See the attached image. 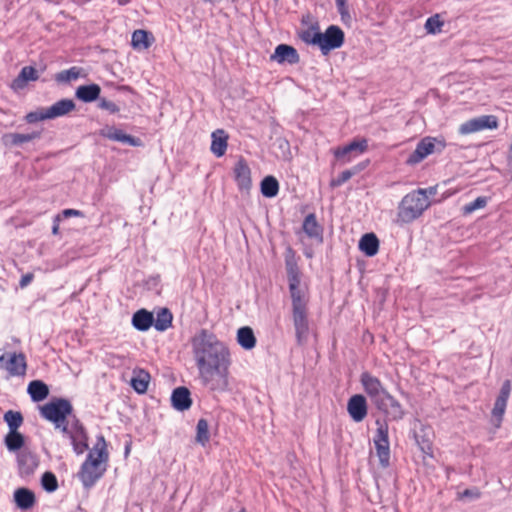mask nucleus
Segmentation results:
<instances>
[{
  "label": "nucleus",
  "instance_id": "obj_1",
  "mask_svg": "<svg viewBox=\"0 0 512 512\" xmlns=\"http://www.w3.org/2000/svg\"><path fill=\"white\" fill-rule=\"evenodd\" d=\"M190 342L201 383L211 391L228 390L232 361L227 345L207 329L197 332Z\"/></svg>",
  "mask_w": 512,
  "mask_h": 512
},
{
  "label": "nucleus",
  "instance_id": "obj_2",
  "mask_svg": "<svg viewBox=\"0 0 512 512\" xmlns=\"http://www.w3.org/2000/svg\"><path fill=\"white\" fill-rule=\"evenodd\" d=\"M109 460L107 443L103 435H98L96 443L89 450L78 472V478L85 488H91L104 475Z\"/></svg>",
  "mask_w": 512,
  "mask_h": 512
},
{
  "label": "nucleus",
  "instance_id": "obj_3",
  "mask_svg": "<svg viewBox=\"0 0 512 512\" xmlns=\"http://www.w3.org/2000/svg\"><path fill=\"white\" fill-rule=\"evenodd\" d=\"M431 202L421 190H413L406 194L397 207L396 223L408 224L419 217L430 207Z\"/></svg>",
  "mask_w": 512,
  "mask_h": 512
},
{
  "label": "nucleus",
  "instance_id": "obj_4",
  "mask_svg": "<svg viewBox=\"0 0 512 512\" xmlns=\"http://www.w3.org/2000/svg\"><path fill=\"white\" fill-rule=\"evenodd\" d=\"M73 412L71 402L65 398H53L40 407V415L52 422L56 429L62 433H68L67 417Z\"/></svg>",
  "mask_w": 512,
  "mask_h": 512
},
{
  "label": "nucleus",
  "instance_id": "obj_5",
  "mask_svg": "<svg viewBox=\"0 0 512 512\" xmlns=\"http://www.w3.org/2000/svg\"><path fill=\"white\" fill-rule=\"evenodd\" d=\"M313 41L317 43L322 54L326 55L331 50L340 48L344 43V32L336 25H330L324 33L315 35Z\"/></svg>",
  "mask_w": 512,
  "mask_h": 512
},
{
  "label": "nucleus",
  "instance_id": "obj_6",
  "mask_svg": "<svg viewBox=\"0 0 512 512\" xmlns=\"http://www.w3.org/2000/svg\"><path fill=\"white\" fill-rule=\"evenodd\" d=\"M376 424L378 425V428L376 430L373 441L380 465L383 468H386L390 464L388 425L386 423H381L379 420L376 421Z\"/></svg>",
  "mask_w": 512,
  "mask_h": 512
},
{
  "label": "nucleus",
  "instance_id": "obj_7",
  "mask_svg": "<svg viewBox=\"0 0 512 512\" xmlns=\"http://www.w3.org/2000/svg\"><path fill=\"white\" fill-rule=\"evenodd\" d=\"M0 367L11 377H23L27 371V361L23 353H6L0 356Z\"/></svg>",
  "mask_w": 512,
  "mask_h": 512
},
{
  "label": "nucleus",
  "instance_id": "obj_8",
  "mask_svg": "<svg viewBox=\"0 0 512 512\" xmlns=\"http://www.w3.org/2000/svg\"><path fill=\"white\" fill-rule=\"evenodd\" d=\"M373 405L383 412L390 420H401L405 411L398 400H396L388 391H386L381 397L377 398Z\"/></svg>",
  "mask_w": 512,
  "mask_h": 512
},
{
  "label": "nucleus",
  "instance_id": "obj_9",
  "mask_svg": "<svg viewBox=\"0 0 512 512\" xmlns=\"http://www.w3.org/2000/svg\"><path fill=\"white\" fill-rule=\"evenodd\" d=\"M498 128V119L494 115H482L476 118H472L459 126V133L462 135H468L471 133L479 132L485 129H496Z\"/></svg>",
  "mask_w": 512,
  "mask_h": 512
},
{
  "label": "nucleus",
  "instance_id": "obj_10",
  "mask_svg": "<svg viewBox=\"0 0 512 512\" xmlns=\"http://www.w3.org/2000/svg\"><path fill=\"white\" fill-rule=\"evenodd\" d=\"M65 434L69 437L73 450L77 455H81L88 450V435L78 419H75L71 429L68 428V433Z\"/></svg>",
  "mask_w": 512,
  "mask_h": 512
},
{
  "label": "nucleus",
  "instance_id": "obj_11",
  "mask_svg": "<svg viewBox=\"0 0 512 512\" xmlns=\"http://www.w3.org/2000/svg\"><path fill=\"white\" fill-rule=\"evenodd\" d=\"M368 148L366 139L352 141L348 145L334 151L335 157L343 164L349 163L354 157L364 153Z\"/></svg>",
  "mask_w": 512,
  "mask_h": 512
},
{
  "label": "nucleus",
  "instance_id": "obj_12",
  "mask_svg": "<svg viewBox=\"0 0 512 512\" xmlns=\"http://www.w3.org/2000/svg\"><path fill=\"white\" fill-rule=\"evenodd\" d=\"M292 320L295 328L296 340L299 345L304 344L309 334V323L307 317V308L293 309Z\"/></svg>",
  "mask_w": 512,
  "mask_h": 512
},
{
  "label": "nucleus",
  "instance_id": "obj_13",
  "mask_svg": "<svg viewBox=\"0 0 512 512\" xmlns=\"http://www.w3.org/2000/svg\"><path fill=\"white\" fill-rule=\"evenodd\" d=\"M436 139L432 137L423 138L416 146L415 150L406 160L407 165H416L431 155L435 150Z\"/></svg>",
  "mask_w": 512,
  "mask_h": 512
},
{
  "label": "nucleus",
  "instance_id": "obj_14",
  "mask_svg": "<svg viewBox=\"0 0 512 512\" xmlns=\"http://www.w3.org/2000/svg\"><path fill=\"white\" fill-rule=\"evenodd\" d=\"M360 381L363 385L364 391L367 393L372 403L387 391L383 387L381 381L368 372L361 374Z\"/></svg>",
  "mask_w": 512,
  "mask_h": 512
},
{
  "label": "nucleus",
  "instance_id": "obj_15",
  "mask_svg": "<svg viewBox=\"0 0 512 512\" xmlns=\"http://www.w3.org/2000/svg\"><path fill=\"white\" fill-rule=\"evenodd\" d=\"M234 178L241 191H249L252 186L251 169L245 159L240 158L234 166Z\"/></svg>",
  "mask_w": 512,
  "mask_h": 512
},
{
  "label": "nucleus",
  "instance_id": "obj_16",
  "mask_svg": "<svg viewBox=\"0 0 512 512\" xmlns=\"http://www.w3.org/2000/svg\"><path fill=\"white\" fill-rule=\"evenodd\" d=\"M100 134L109 140L128 144L133 147L141 145V140L139 138L126 134L123 130L114 126H106L101 130Z\"/></svg>",
  "mask_w": 512,
  "mask_h": 512
},
{
  "label": "nucleus",
  "instance_id": "obj_17",
  "mask_svg": "<svg viewBox=\"0 0 512 512\" xmlns=\"http://www.w3.org/2000/svg\"><path fill=\"white\" fill-rule=\"evenodd\" d=\"M270 60L279 64L289 63L293 65L300 61V56L294 47L287 44H279L270 56Z\"/></svg>",
  "mask_w": 512,
  "mask_h": 512
},
{
  "label": "nucleus",
  "instance_id": "obj_18",
  "mask_svg": "<svg viewBox=\"0 0 512 512\" xmlns=\"http://www.w3.org/2000/svg\"><path fill=\"white\" fill-rule=\"evenodd\" d=\"M350 417L355 422H361L367 416V402L363 395H353L347 404Z\"/></svg>",
  "mask_w": 512,
  "mask_h": 512
},
{
  "label": "nucleus",
  "instance_id": "obj_19",
  "mask_svg": "<svg viewBox=\"0 0 512 512\" xmlns=\"http://www.w3.org/2000/svg\"><path fill=\"white\" fill-rule=\"evenodd\" d=\"M19 473L22 477L32 475L38 466V460L34 454L29 451H22L17 455Z\"/></svg>",
  "mask_w": 512,
  "mask_h": 512
},
{
  "label": "nucleus",
  "instance_id": "obj_20",
  "mask_svg": "<svg viewBox=\"0 0 512 512\" xmlns=\"http://www.w3.org/2000/svg\"><path fill=\"white\" fill-rule=\"evenodd\" d=\"M171 402L173 408L178 411L188 410L192 405L189 389L184 386L175 388L171 395Z\"/></svg>",
  "mask_w": 512,
  "mask_h": 512
},
{
  "label": "nucleus",
  "instance_id": "obj_21",
  "mask_svg": "<svg viewBox=\"0 0 512 512\" xmlns=\"http://www.w3.org/2000/svg\"><path fill=\"white\" fill-rule=\"evenodd\" d=\"M75 103L71 99H62L54 103L52 106L44 109V117L53 119L64 116L74 110Z\"/></svg>",
  "mask_w": 512,
  "mask_h": 512
},
{
  "label": "nucleus",
  "instance_id": "obj_22",
  "mask_svg": "<svg viewBox=\"0 0 512 512\" xmlns=\"http://www.w3.org/2000/svg\"><path fill=\"white\" fill-rule=\"evenodd\" d=\"M13 496L16 506L24 511L31 509L36 503L34 492L28 488L16 489Z\"/></svg>",
  "mask_w": 512,
  "mask_h": 512
},
{
  "label": "nucleus",
  "instance_id": "obj_23",
  "mask_svg": "<svg viewBox=\"0 0 512 512\" xmlns=\"http://www.w3.org/2000/svg\"><path fill=\"white\" fill-rule=\"evenodd\" d=\"M39 78L38 71L32 66H25L21 69L19 75L12 81L13 90L23 89L28 81H36Z\"/></svg>",
  "mask_w": 512,
  "mask_h": 512
},
{
  "label": "nucleus",
  "instance_id": "obj_24",
  "mask_svg": "<svg viewBox=\"0 0 512 512\" xmlns=\"http://www.w3.org/2000/svg\"><path fill=\"white\" fill-rule=\"evenodd\" d=\"M212 142H211V152L216 157H221L225 154L227 150V140L228 135L223 129H217L215 130L212 135Z\"/></svg>",
  "mask_w": 512,
  "mask_h": 512
},
{
  "label": "nucleus",
  "instance_id": "obj_25",
  "mask_svg": "<svg viewBox=\"0 0 512 512\" xmlns=\"http://www.w3.org/2000/svg\"><path fill=\"white\" fill-rule=\"evenodd\" d=\"M359 249L368 257H373L378 253L379 240L374 233L364 234L359 241Z\"/></svg>",
  "mask_w": 512,
  "mask_h": 512
},
{
  "label": "nucleus",
  "instance_id": "obj_26",
  "mask_svg": "<svg viewBox=\"0 0 512 512\" xmlns=\"http://www.w3.org/2000/svg\"><path fill=\"white\" fill-rule=\"evenodd\" d=\"M100 92L98 84L82 85L76 89L75 96L85 103H90L99 99Z\"/></svg>",
  "mask_w": 512,
  "mask_h": 512
},
{
  "label": "nucleus",
  "instance_id": "obj_27",
  "mask_svg": "<svg viewBox=\"0 0 512 512\" xmlns=\"http://www.w3.org/2000/svg\"><path fill=\"white\" fill-rule=\"evenodd\" d=\"M154 41L153 35L142 29L135 30L132 34L131 45L136 50L148 49Z\"/></svg>",
  "mask_w": 512,
  "mask_h": 512
},
{
  "label": "nucleus",
  "instance_id": "obj_28",
  "mask_svg": "<svg viewBox=\"0 0 512 512\" xmlns=\"http://www.w3.org/2000/svg\"><path fill=\"white\" fill-rule=\"evenodd\" d=\"M153 322V313L145 309L138 310L132 317V324L139 331L148 330L153 325Z\"/></svg>",
  "mask_w": 512,
  "mask_h": 512
},
{
  "label": "nucleus",
  "instance_id": "obj_29",
  "mask_svg": "<svg viewBox=\"0 0 512 512\" xmlns=\"http://www.w3.org/2000/svg\"><path fill=\"white\" fill-rule=\"evenodd\" d=\"M27 393L30 395L32 401L40 402L49 395V388L43 381L33 380L28 384Z\"/></svg>",
  "mask_w": 512,
  "mask_h": 512
},
{
  "label": "nucleus",
  "instance_id": "obj_30",
  "mask_svg": "<svg viewBox=\"0 0 512 512\" xmlns=\"http://www.w3.org/2000/svg\"><path fill=\"white\" fill-rule=\"evenodd\" d=\"M40 137L39 132L32 133H8L3 136V142L8 145L20 146L24 143L31 142Z\"/></svg>",
  "mask_w": 512,
  "mask_h": 512
},
{
  "label": "nucleus",
  "instance_id": "obj_31",
  "mask_svg": "<svg viewBox=\"0 0 512 512\" xmlns=\"http://www.w3.org/2000/svg\"><path fill=\"white\" fill-rule=\"evenodd\" d=\"M237 342L245 350H251L256 346V337L251 327L243 326L237 331Z\"/></svg>",
  "mask_w": 512,
  "mask_h": 512
},
{
  "label": "nucleus",
  "instance_id": "obj_32",
  "mask_svg": "<svg viewBox=\"0 0 512 512\" xmlns=\"http://www.w3.org/2000/svg\"><path fill=\"white\" fill-rule=\"evenodd\" d=\"M289 291L292 300V310L307 308L308 300L305 292L300 288V283L290 284Z\"/></svg>",
  "mask_w": 512,
  "mask_h": 512
},
{
  "label": "nucleus",
  "instance_id": "obj_33",
  "mask_svg": "<svg viewBox=\"0 0 512 512\" xmlns=\"http://www.w3.org/2000/svg\"><path fill=\"white\" fill-rule=\"evenodd\" d=\"M149 382L150 374L144 370L134 371L130 381L133 389L139 394H143L148 390Z\"/></svg>",
  "mask_w": 512,
  "mask_h": 512
},
{
  "label": "nucleus",
  "instance_id": "obj_34",
  "mask_svg": "<svg viewBox=\"0 0 512 512\" xmlns=\"http://www.w3.org/2000/svg\"><path fill=\"white\" fill-rule=\"evenodd\" d=\"M261 193L264 197L273 198L279 192V183L274 176H266L260 184Z\"/></svg>",
  "mask_w": 512,
  "mask_h": 512
},
{
  "label": "nucleus",
  "instance_id": "obj_35",
  "mask_svg": "<svg viewBox=\"0 0 512 512\" xmlns=\"http://www.w3.org/2000/svg\"><path fill=\"white\" fill-rule=\"evenodd\" d=\"M172 313L167 308H161L157 314L156 319H154L153 325L158 331L167 330L172 324Z\"/></svg>",
  "mask_w": 512,
  "mask_h": 512
},
{
  "label": "nucleus",
  "instance_id": "obj_36",
  "mask_svg": "<svg viewBox=\"0 0 512 512\" xmlns=\"http://www.w3.org/2000/svg\"><path fill=\"white\" fill-rule=\"evenodd\" d=\"M303 230L309 237H320L322 228L316 220L315 214H308L303 221Z\"/></svg>",
  "mask_w": 512,
  "mask_h": 512
},
{
  "label": "nucleus",
  "instance_id": "obj_37",
  "mask_svg": "<svg viewBox=\"0 0 512 512\" xmlns=\"http://www.w3.org/2000/svg\"><path fill=\"white\" fill-rule=\"evenodd\" d=\"M4 443L9 451L15 452L23 447L25 439L20 432L9 431L5 436Z\"/></svg>",
  "mask_w": 512,
  "mask_h": 512
},
{
  "label": "nucleus",
  "instance_id": "obj_38",
  "mask_svg": "<svg viewBox=\"0 0 512 512\" xmlns=\"http://www.w3.org/2000/svg\"><path fill=\"white\" fill-rule=\"evenodd\" d=\"M209 424L208 421L204 418H201L197 422L196 426V442L205 446L206 443L209 442Z\"/></svg>",
  "mask_w": 512,
  "mask_h": 512
},
{
  "label": "nucleus",
  "instance_id": "obj_39",
  "mask_svg": "<svg viewBox=\"0 0 512 512\" xmlns=\"http://www.w3.org/2000/svg\"><path fill=\"white\" fill-rule=\"evenodd\" d=\"M81 68L73 66L67 70H62L55 75V80L58 83H68L77 80L81 75Z\"/></svg>",
  "mask_w": 512,
  "mask_h": 512
},
{
  "label": "nucleus",
  "instance_id": "obj_40",
  "mask_svg": "<svg viewBox=\"0 0 512 512\" xmlns=\"http://www.w3.org/2000/svg\"><path fill=\"white\" fill-rule=\"evenodd\" d=\"M4 421L7 423L9 431H18L23 423V416L18 411L8 410L4 414Z\"/></svg>",
  "mask_w": 512,
  "mask_h": 512
},
{
  "label": "nucleus",
  "instance_id": "obj_41",
  "mask_svg": "<svg viewBox=\"0 0 512 512\" xmlns=\"http://www.w3.org/2000/svg\"><path fill=\"white\" fill-rule=\"evenodd\" d=\"M41 484L43 489L50 493L56 491L58 488V481L56 476L49 471L42 475Z\"/></svg>",
  "mask_w": 512,
  "mask_h": 512
},
{
  "label": "nucleus",
  "instance_id": "obj_42",
  "mask_svg": "<svg viewBox=\"0 0 512 512\" xmlns=\"http://www.w3.org/2000/svg\"><path fill=\"white\" fill-rule=\"evenodd\" d=\"M286 268H287V276H288L289 285L295 284V283H300L301 279H300V274H299V270H298L296 263L293 262L292 260L286 259Z\"/></svg>",
  "mask_w": 512,
  "mask_h": 512
},
{
  "label": "nucleus",
  "instance_id": "obj_43",
  "mask_svg": "<svg viewBox=\"0 0 512 512\" xmlns=\"http://www.w3.org/2000/svg\"><path fill=\"white\" fill-rule=\"evenodd\" d=\"M442 26L443 22L440 20V16L438 14L429 17L425 23V29L427 33L430 34L439 33Z\"/></svg>",
  "mask_w": 512,
  "mask_h": 512
},
{
  "label": "nucleus",
  "instance_id": "obj_44",
  "mask_svg": "<svg viewBox=\"0 0 512 512\" xmlns=\"http://www.w3.org/2000/svg\"><path fill=\"white\" fill-rule=\"evenodd\" d=\"M507 402L497 399L494 403V407L492 409V416L497 419L496 427H500L501 421L505 414Z\"/></svg>",
  "mask_w": 512,
  "mask_h": 512
},
{
  "label": "nucleus",
  "instance_id": "obj_45",
  "mask_svg": "<svg viewBox=\"0 0 512 512\" xmlns=\"http://www.w3.org/2000/svg\"><path fill=\"white\" fill-rule=\"evenodd\" d=\"M358 171H359V169H357V168L345 170L342 173H340V175L337 178L333 179L331 181L330 185L332 187H339V186L343 185L345 182H347Z\"/></svg>",
  "mask_w": 512,
  "mask_h": 512
},
{
  "label": "nucleus",
  "instance_id": "obj_46",
  "mask_svg": "<svg viewBox=\"0 0 512 512\" xmlns=\"http://www.w3.org/2000/svg\"><path fill=\"white\" fill-rule=\"evenodd\" d=\"M486 204H487V198L486 197H483V196L477 197L474 201L466 204L463 207V213L464 214H470V213L474 212L477 209L484 208L486 206Z\"/></svg>",
  "mask_w": 512,
  "mask_h": 512
},
{
  "label": "nucleus",
  "instance_id": "obj_47",
  "mask_svg": "<svg viewBox=\"0 0 512 512\" xmlns=\"http://www.w3.org/2000/svg\"><path fill=\"white\" fill-rule=\"evenodd\" d=\"M275 144L278 146V148L281 151V154L279 155L282 159H289L291 157L290 152V144L289 142L284 138H277L275 141Z\"/></svg>",
  "mask_w": 512,
  "mask_h": 512
},
{
  "label": "nucleus",
  "instance_id": "obj_48",
  "mask_svg": "<svg viewBox=\"0 0 512 512\" xmlns=\"http://www.w3.org/2000/svg\"><path fill=\"white\" fill-rule=\"evenodd\" d=\"M98 107L100 109L109 111L111 114H115L120 111V108L114 102L105 98L99 99Z\"/></svg>",
  "mask_w": 512,
  "mask_h": 512
},
{
  "label": "nucleus",
  "instance_id": "obj_49",
  "mask_svg": "<svg viewBox=\"0 0 512 512\" xmlns=\"http://www.w3.org/2000/svg\"><path fill=\"white\" fill-rule=\"evenodd\" d=\"M511 390H512V383L510 380L507 379L503 382L500 392H499V395L497 396V399L508 402Z\"/></svg>",
  "mask_w": 512,
  "mask_h": 512
},
{
  "label": "nucleus",
  "instance_id": "obj_50",
  "mask_svg": "<svg viewBox=\"0 0 512 512\" xmlns=\"http://www.w3.org/2000/svg\"><path fill=\"white\" fill-rule=\"evenodd\" d=\"M335 3L342 20H344L346 17L349 18L350 15L346 0H335Z\"/></svg>",
  "mask_w": 512,
  "mask_h": 512
},
{
  "label": "nucleus",
  "instance_id": "obj_51",
  "mask_svg": "<svg viewBox=\"0 0 512 512\" xmlns=\"http://www.w3.org/2000/svg\"><path fill=\"white\" fill-rule=\"evenodd\" d=\"M58 215H61V220L69 217H83L84 214L80 210L76 209H65Z\"/></svg>",
  "mask_w": 512,
  "mask_h": 512
},
{
  "label": "nucleus",
  "instance_id": "obj_52",
  "mask_svg": "<svg viewBox=\"0 0 512 512\" xmlns=\"http://www.w3.org/2000/svg\"><path fill=\"white\" fill-rule=\"evenodd\" d=\"M26 119L28 122H36L40 120H46L49 119V117H44V109H42L39 112H31L26 116Z\"/></svg>",
  "mask_w": 512,
  "mask_h": 512
},
{
  "label": "nucleus",
  "instance_id": "obj_53",
  "mask_svg": "<svg viewBox=\"0 0 512 512\" xmlns=\"http://www.w3.org/2000/svg\"><path fill=\"white\" fill-rule=\"evenodd\" d=\"M320 32H314V31H311V30H307V31H304L302 33V40L305 42V43H308V44H312V45H317V43H315L313 41V38L315 37V35L319 34Z\"/></svg>",
  "mask_w": 512,
  "mask_h": 512
},
{
  "label": "nucleus",
  "instance_id": "obj_54",
  "mask_svg": "<svg viewBox=\"0 0 512 512\" xmlns=\"http://www.w3.org/2000/svg\"><path fill=\"white\" fill-rule=\"evenodd\" d=\"M33 278H34V275L32 273H27V274L23 275L19 282L20 287L24 288V287L28 286L32 282Z\"/></svg>",
  "mask_w": 512,
  "mask_h": 512
},
{
  "label": "nucleus",
  "instance_id": "obj_55",
  "mask_svg": "<svg viewBox=\"0 0 512 512\" xmlns=\"http://www.w3.org/2000/svg\"><path fill=\"white\" fill-rule=\"evenodd\" d=\"M61 220V215H56L53 219V226H52V234L57 235L59 233V223Z\"/></svg>",
  "mask_w": 512,
  "mask_h": 512
},
{
  "label": "nucleus",
  "instance_id": "obj_56",
  "mask_svg": "<svg viewBox=\"0 0 512 512\" xmlns=\"http://www.w3.org/2000/svg\"><path fill=\"white\" fill-rule=\"evenodd\" d=\"M418 190H421L424 192V195L429 198V196H434L437 193V186H431L428 188H419Z\"/></svg>",
  "mask_w": 512,
  "mask_h": 512
},
{
  "label": "nucleus",
  "instance_id": "obj_57",
  "mask_svg": "<svg viewBox=\"0 0 512 512\" xmlns=\"http://www.w3.org/2000/svg\"><path fill=\"white\" fill-rule=\"evenodd\" d=\"M464 497H478L479 494L473 490L466 489L463 494Z\"/></svg>",
  "mask_w": 512,
  "mask_h": 512
},
{
  "label": "nucleus",
  "instance_id": "obj_58",
  "mask_svg": "<svg viewBox=\"0 0 512 512\" xmlns=\"http://www.w3.org/2000/svg\"><path fill=\"white\" fill-rule=\"evenodd\" d=\"M131 0H118V4L120 6L127 5Z\"/></svg>",
  "mask_w": 512,
  "mask_h": 512
},
{
  "label": "nucleus",
  "instance_id": "obj_59",
  "mask_svg": "<svg viewBox=\"0 0 512 512\" xmlns=\"http://www.w3.org/2000/svg\"><path fill=\"white\" fill-rule=\"evenodd\" d=\"M238 512H246V511H245L244 509H241V510H240V511H238Z\"/></svg>",
  "mask_w": 512,
  "mask_h": 512
}]
</instances>
